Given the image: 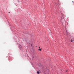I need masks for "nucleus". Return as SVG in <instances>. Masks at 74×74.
<instances>
[{
  "label": "nucleus",
  "mask_w": 74,
  "mask_h": 74,
  "mask_svg": "<svg viewBox=\"0 0 74 74\" xmlns=\"http://www.w3.org/2000/svg\"><path fill=\"white\" fill-rule=\"evenodd\" d=\"M19 47H20L21 48H22V47H22V46L20 45H19Z\"/></svg>",
  "instance_id": "1"
},
{
  "label": "nucleus",
  "mask_w": 74,
  "mask_h": 74,
  "mask_svg": "<svg viewBox=\"0 0 74 74\" xmlns=\"http://www.w3.org/2000/svg\"><path fill=\"white\" fill-rule=\"evenodd\" d=\"M37 73L38 74H40V72H39V71H37Z\"/></svg>",
  "instance_id": "2"
},
{
  "label": "nucleus",
  "mask_w": 74,
  "mask_h": 74,
  "mask_svg": "<svg viewBox=\"0 0 74 74\" xmlns=\"http://www.w3.org/2000/svg\"><path fill=\"white\" fill-rule=\"evenodd\" d=\"M41 49H39L38 50L39 51H41Z\"/></svg>",
  "instance_id": "3"
},
{
  "label": "nucleus",
  "mask_w": 74,
  "mask_h": 74,
  "mask_svg": "<svg viewBox=\"0 0 74 74\" xmlns=\"http://www.w3.org/2000/svg\"><path fill=\"white\" fill-rule=\"evenodd\" d=\"M39 48H40V47H39Z\"/></svg>",
  "instance_id": "4"
},
{
  "label": "nucleus",
  "mask_w": 74,
  "mask_h": 74,
  "mask_svg": "<svg viewBox=\"0 0 74 74\" xmlns=\"http://www.w3.org/2000/svg\"><path fill=\"white\" fill-rule=\"evenodd\" d=\"M20 50H22V49H20Z\"/></svg>",
  "instance_id": "5"
},
{
  "label": "nucleus",
  "mask_w": 74,
  "mask_h": 74,
  "mask_svg": "<svg viewBox=\"0 0 74 74\" xmlns=\"http://www.w3.org/2000/svg\"><path fill=\"white\" fill-rule=\"evenodd\" d=\"M71 42H73V41H71Z\"/></svg>",
  "instance_id": "6"
},
{
  "label": "nucleus",
  "mask_w": 74,
  "mask_h": 74,
  "mask_svg": "<svg viewBox=\"0 0 74 74\" xmlns=\"http://www.w3.org/2000/svg\"><path fill=\"white\" fill-rule=\"evenodd\" d=\"M71 41H72V40H71Z\"/></svg>",
  "instance_id": "7"
},
{
  "label": "nucleus",
  "mask_w": 74,
  "mask_h": 74,
  "mask_svg": "<svg viewBox=\"0 0 74 74\" xmlns=\"http://www.w3.org/2000/svg\"><path fill=\"white\" fill-rule=\"evenodd\" d=\"M72 2H73V1Z\"/></svg>",
  "instance_id": "8"
},
{
  "label": "nucleus",
  "mask_w": 74,
  "mask_h": 74,
  "mask_svg": "<svg viewBox=\"0 0 74 74\" xmlns=\"http://www.w3.org/2000/svg\"><path fill=\"white\" fill-rule=\"evenodd\" d=\"M10 12H9V13H10Z\"/></svg>",
  "instance_id": "9"
}]
</instances>
